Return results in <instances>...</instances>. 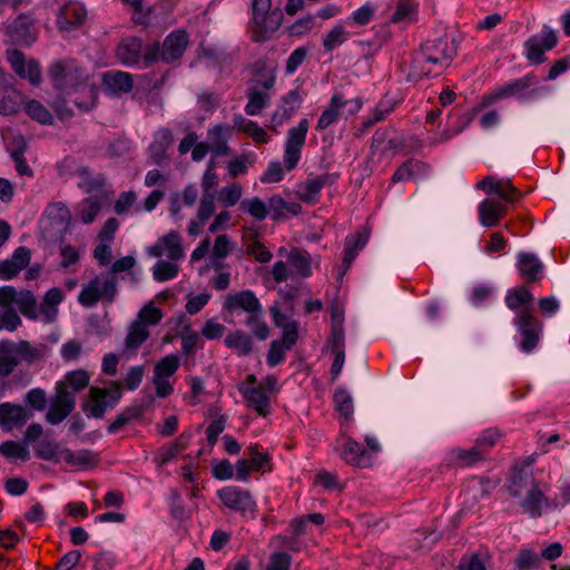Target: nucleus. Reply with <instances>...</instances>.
I'll use <instances>...</instances> for the list:
<instances>
[{"label": "nucleus", "mask_w": 570, "mask_h": 570, "mask_svg": "<svg viewBox=\"0 0 570 570\" xmlns=\"http://www.w3.org/2000/svg\"><path fill=\"white\" fill-rule=\"evenodd\" d=\"M76 407L73 393L67 390L66 383L57 382L56 394L51 399L50 407L46 414L47 422L56 425L62 422Z\"/></svg>", "instance_id": "obj_13"}, {"label": "nucleus", "mask_w": 570, "mask_h": 570, "mask_svg": "<svg viewBox=\"0 0 570 570\" xmlns=\"http://www.w3.org/2000/svg\"><path fill=\"white\" fill-rule=\"evenodd\" d=\"M233 128L228 125H216L208 129L207 139L210 151L214 156H227L230 154L228 140L232 137Z\"/></svg>", "instance_id": "obj_30"}, {"label": "nucleus", "mask_w": 570, "mask_h": 570, "mask_svg": "<svg viewBox=\"0 0 570 570\" xmlns=\"http://www.w3.org/2000/svg\"><path fill=\"white\" fill-rule=\"evenodd\" d=\"M238 391L246 400L247 405L259 415L266 416L269 413L272 396L258 384L254 374L247 375L246 380L238 384Z\"/></svg>", "instance_id": "obj_14"}, {"label": "nucleus", "mask_w": 570, "mask_h": 570, "mask_svg": "<svg viewBox=\"0 0 570 570\" xmlns=\"http://www.w3.org/2000/svg\"><path fill=\"white\" fill-rule=\"evenodd\" d=\"M60 458L63 462L71 466L89 468L97 462V454L88 449H83L73 453L70 449H62Z\"/></svg>", "instance_id": "obj_42"}, {"label": "nucleus", "mask_w": 570, "mask_h": 570, "mask_svg": "<svg viewBox=\"0 0 570 570\" xmlns=\"http://www.w3.org/2000/svg\"><path fill=\"white\" fill-rule=\"evenodd\" d=\"M517 269L525 285L540 283L544 277V265L533 253H518Z\"/></svg>", "instance_id": "obj_18"}, {"label": "nucleus", "mask_w": 570, "mask_h": 570, "mask_svg": "<svg viewBox=\"0 0 570 570\" xmlns=\"http://www.w3.org/2000/svg\"><path fill=\"white\" fill-rule=\"evenodd\" d=\"M179 268L174 261H158L153 267V276L157 282H166L178 275Z\"/></svg>", "instance_id": "obj_57"}, {"label": "nucleus", "mask_w": 570, "mask_h": 570, "mask_svg": "<svg viewBox=\"0 0 570 570\" xmlns=\"http://www.w3.org/2000/svg\"><path fill=\"white\" fill-rule=\"evenodd\" d=\"M532 471V461L525 460L522 463H515L512 466L508 482L509 494L513 498L522 497L523 492L537 483Z\"/></svg>", "instance_id": "obj_17"}, {"label": "nucleus", "mask_w": 570, "mask_h": 570, "mask_svg": "<svg viewBox=\"0 0 570 570\" xmlns=\"http://www.w3.org/2000/svg\"><path fill=\"white\" fill-rule=\"evenodd\" d=\"M141 41L138 38L125 39L117 48V58L126 66H134L141 58Z\"/></svg>", "instance_id": "obj_39"}, {"label": "nucleus", "mask_w": 570, "mask_h": 570, "mask_svg": "<svg viewBox=\"0 0 570 570\" xmlns=\"http://www.w3.org/2000/svg\"><path fill=\"white\" fill-rule=\"evenodd\" d=\"M284 20L282 9H272V0H252L253 38L263 42L274 35Z\"/></svg>", "instance_id": "obj_4"}, {"label": "nucleus", "mask_w": 570, "mask_h": 570, "mask_svg": "<svg viewBox=\"0 0 570 570\" xmlns=\"http://www.w3.org/2000/svg\"><path fill=\"white\" fill-rule=\"evenodd\" d=\"M334 402L336 410L348 420L353 414V400L347 391L337 390L334 394Z\"/></svg>", "instance_id": "obj_62"}, {"label": "nucleus", "mask_w": 570, "mask_h": 570, "mask_svg": "<svg viewBox=\"0 0 570 570\" xmlns=\"http://www.w3.org/2000/svg\"><path fill=\"white\" fill-rule=\"evenodd\" d=\"M62 382L66 383L67 390L70 387V392L75 394L89 385L90 375L85 370H76L68 372Z\"/></svg>", "instance_id": "obj_55"}, {"label": "nucleus", "mask_w": 570, "mask_h": 570, "mask_svg": "<svg viewBox=\"0 0 570 570\" xmlns=\"http://www.w3.org/2000/svg\"><path fill=\"white\" fill-rule=\"evenodd\" d=\"M247 104L245 106V112L248 116H255L268 105L271 99L269 91L262 90L257 87H249L246 90Z\"/></svg>", "instance_id": "obj_41"}, {"label": "nucleus", "mask_w": 570, "mask_h": 570, "mask_svg": "<svg viewBox=\"0 0 570 570\" xmlns=\"http://www.w3.org/2000/svg\"><path fill=\"white\" fill-rule=\"evenodd\" d=\"M24 111L33 120L49 125L52 122V115L50 111L38 100L31 99L24 104Z\"/></svg>", "instance_id": "obj_54"}, {"label": "nucleus", "mask_w": 570, "mask_h": 570, "mask_svg": "<svg viewBox=\"0 0 570 570\" xmlns=\"http://www.w3.org/2000/svg\"><path fill=\"white\" fill-rule=\"evenodd\" d=\"M419 2L416 0H396L393 13L389 18L392 24L407 27L415 23L419 18Z\"/></svg>", "instance_id": "obj_32"}, {"label": "nucleus", "mask_w": 570, "mask_h": 570, "mask_svg": "<svg viewBox=\"0 0 570 570\" xmlns=\"http://www.w3.org/2000/svg\"><path fill=\"white\" fill-rule=\"evenodd\" d=\"M549 485L538 481L530 489L523 492L519 505L523 513L532 519L540 518L548 508H554L556 504L546 495Z\"/></svg>", "instance_id": "obj_10"}, {"label": "nucleus", "mask_w": 570, "mask_h": 570, "mask_svg": "<svg viewBox=\"0 0 570 570\" xmlns=\"http://www.w3.org/2000/svg\"><path fill=\"white\" fill-rule=\"evenodd\" d=\"M117 294V277L105 273L97 275L82 287L78 302L85 307H94L99 301L112 303Z\"/></svg>", "instance_id": "obj_6"}, {"label": "nucleus", "mask_w": 570, "mask_h": 570, "mask_svg": "<svg viewBox=\"0 0 570 570\" xmlns=\"http://www.w3.org/2000/svg\"><path fill=\"white\" fill-rule=\"evenodd\" d=\"M456 53L453 41L446 37L426 40L412 59L410 77L417 80L438 76L451 65Z\"/></svg>", "instance_id": "obj_2"}, {"label": "nucleus", "mask_w": 570, "mask_h": 570, "mask_svg": "<svg viewBox=\"0 0 570 570\" xmlns=\"http://www.w3.org/2000/svg\"><path fill=\"white\" fill-rule=\"evenodd\" d=\"M513 324L520 335L519 348L523 353H531L540 342L543 323L534 315L533 307H528L515 314Z\"/></svg>", "instance_id": "obj_8"}, {"label": "nucleus", "mask_w": 570, "mask_h": 570, "mask_svg": "<svg viewBox=\"0 0 570 570\" xmlns=\"http://www.w3.org/2000/svg\"><path fill=\"white\" fill-rule=\"evenodd\" d=\"M346 106H350V114L354 115L362 109L363 101L361 98L347 100L344 98L342 94H334L331 97L328 105L325 107V109L323 110L322 115L318 118L316 130L323 131L333 124H335L340 119L341 110Z\"/></svg>", "instance_id": "obj_12"}, {"label": "nucleus", "mask_w": 570, "mask_h": 570, "mask_svg": "<svg viewBox=\"0 0 570 570\" xmlns=\"http://www.w3.org/2000/svg\"><path fill=\"white\" fill-rule=\"evenodd\" d=\"M485 460L487 459L482 455V452L473 445L469 449H451L446 453L442 464L448 469H465L484 462Z\"/></svg>", "instance_id": "obj_23"}, {"label": "nucleus", "mask_w": 570, "mask_h": 570, "mask_svg": "<svg viewBox=\"0 0 570 570\" xmlns=\"http://www.w3.org/2000/svg\"><path fill=\"white\" fill-rule=\"evenodd\" d=\"M309 128V121L306 118L301 119L297 126L289 129L287 135V171L294 169L299 159L302 149L305 145L306 135Z\"/></svg>", "instance_id": "obj_19"}, {"label": "nucleus", "mask_w": 570, "mask_h": 570, "mask_svg": "<svg viewBox=\"0 0 570 570\" xmlns=\"http://www.w3.org/2000/svg\"><path fill=\"white\" fill-rule=\"evenodd\" d=\"M174 142L173 132L168 128H160L154 135V140L150 144L149 157L156 165H163L167 159V151Z\"/></svg>", "instance_id": "obj_31"}, {"label": "nucleus", "mask_w": 570, "mask_h": 570, "mask_svg": "<svg viewBox=\"0 0 570 570\" xmlns=\"http://www.w3.org/2000/svg\"><path fill=\"white\" fill-rule=\"evenodd\" d=\"M45 219L56 228L57 234H66L71 222V214L66 204L61 202L51 203L43 213Z\"/></svg>", "instance_id": "obj_29"}, {"label": "nucleus", "mask_w": 570, "mask_h": 570, "mask_svg": "<svg viewBox=\"0 0 570 570\" xmlns=\"http://www.w3.org/2000/svg\"><path fill=\"white\" fill-rule=\"evenodd\" d=\"M495 209V199L487 198L479 204L478 213L480 224L484 227H494L499 225V219Z\"/></svg>", "instance_id": "obj_50"}, {"label": "nucleus", "mask_w": 570, "mask_h": 570, "mask_svg": "<svg viewBox=\"0 0 570 570\" xmlns=\"http://www.w3.org/2000/svg\"><path fill=\"white\" fill-rule=\"evenodd\" d=\"M350 32L342 23L335 24L323 38V48L326 52H331L342 46L348 38Z\"/></svg>", "instance_id": "obj_48"}, {"label": "nucleus", "mask_w": 570, "mask_h": 570, "mask_svg": "<svg viewBox=\"0 0 570 570\" xmlns=\"http://www.w3.org/2000/svg\"><path fill=\"white\" fill-rule=\"evenodd\" d=\"M232 252L230 240L227 235H218L215 238L212 250V264L215 269L222 268V259L226 258Z\"/></svg>", "instance_id": "obj_51"}, {"label": "nucleus", "mask_w": 570, "mask_h": 570, "mask_svg": "<svg viewBox=\"0 0 570 570\" xmlns=\"http://www.w3.org/2000/svg\"><path fill=\"white\" fill-rule=\"evenodd\" d=\"M368 240V233L365 229L357 230L353 235H348L345 238V247L343 250L342 264L336 267V278H342V265L344 269H348L357 256L358 252L364 248Z\"/></svg>", "instance_id": "obj_26"}, {"label": "nucleus", "mask_w": 570, "mask_h": 570, "mask_svg": "<svg viewBox=\"0 0 570 570\" xmlns=\"http://www.w3.org/2000/svg\"><path fill=\"white\" fill-rule=\"evenodd\" d=\"M233 129L250 136L256 142L266 141V132L253 120L245 118L242 115H236L233 119Z\"/></svg>", "instance_id": "obj_43"}, {"label": "nucleus", "mask_w": 570, "mask_h": 570, "mask_svg": "<svg viewBox=\"0 0 570 570\" xmlns=\"http://www.w3.org/2000/svg\"><path fill=\"white\" fill-rule=\"evenodd\" d=\"M102 82L111 94H128L134 88V80L130 73L120 70L107 71L102 77Z\"/></svg>", "instance_id": "obj_36"}, {"label": "nucleus", "mask_w": 570, "mask_h": 570, "mask_svg": "<svg viewBox=\"0 0 570 570\" xmlns=\"http://www.w3.org/2000/svg\"><path fill=\"white\" fill-rule=\"evenodd\" d=\"M239 208L257 220H264L268 214L266 204L258 197L244 199Z\"/></svg>", "instance_id": "obj_58"}, {"label": "nucleus", "mask_w": 570, "mask_h": 570, "mask_svg": "<svg viewBox=\"0 0 570 570\" xmlns=\"http://www.w3.org/2000/svg\"><path fill=\"white\" fill-rule=\"evenodd\" d=\"M341 458L350 465L368 468L373 464V455L363 445L350 438L337 441Z\"/></svg>", "instance_id": "obj_21"}, {"label": "nucleus", "mask_w": 570, "mask_h": 570, "mask_svg": "<svg viewBox=\"0 0 570 570\" xmlns=\"http://www.w3.org/2000/svg\"><path fill=\"white\" fill-rule=\"evenodd\" d=\"M122 396L120 383L112 382L109 387L91 386L82 410L88 417L102 419L108 409L115 407Z\"/></svg>", "instance_id": "obj_7"}, {"label": "nucleus", "mask_w": 570, "mask_h": 570, "mask_svg": "<svg viewBox=\"0 0 570 570\" xmlns=\"http://www.w3.org/2000/svg\"><path fill=\"white\" fill-rule=\"evenodd\" d=\"M31 258V253L27 247L20 246L14 249L10 258L0 261V279H11L26 268Z\"/></svg>", "instance_id": "obj_28"}, {"label": "nucleus", "mask_w": 570, "mask_h": 570, "mask_svg": "<svg viewBox=\"0 0 570 570\" xmlns=\"http://www.w3.org/2000/svg\"><path fill=\"white\" fill-rule=\"evenodd\" d=\"M326 183V176H308L296 186V195L303 203L315 205L320 202L321 190Z\"/></svg>", "instance_id": "obj_33"}, {"label": "nucleus", "mask_w": 570, "mask_h": 570, "mask_svg": "<svg viewBox=\"0 0 570 570\" xmlns=\"http://www.w3.org/2000/svg\"><path fill=\"white\" fill-rule=\"evenodd\" d=\"M476 188L488 194L497 195L509 203H515L522 196L521 191L514 187L510 179H497L493 176L484 177L476 184Z\"/></svg>", "instance_id": "obj_24"}, {"label": "nucleus", "mask_w": 570, "mask_h": 570, "mask_svg": "<svg viewBox=\"0 0 570 570\" xmlns=\"http://www.w3.org/2000/svg\"><path fill=\"white\" fill-rule=\"evenodd\" d=\"M0 453L8 459H21L23 461L29 459L28 449L24 445L10 440L1 443Z\"/></svg>", "instance_id": "obj_61"}, {"label": "nucleus", "mask_w": 570, "mask_h": 570, "mask_svg": "<svg viewBox=\"0 0 570 570\" xmlns=\"http://www.w3.org/2000/svg\"><path fill=\"white\" fill-rule=\"evenodd\" d=\"M540 563V556L530 549L520 550L514 559V564L518 570H531L538 568Z\"/></svg>", "instance_id": "obj_60"}, {"label": "nucleus", "mask_w": 570, "mask_h": 570, "mask_svg": "<svg viewBox=\"0 0 570 570\" xmlns=\"http://www.w3.org/2000/svg\"><path fill=\"white\" fill-rule=\"evenodd\" d=\"M7 33L14 43L30 45L36 39L32 22L26 16H20L10 23Z\"/></svg>", "instance_id": "obj_35"}, {"label": "nucleus", "mask_w": 570, "mask_h": 570, "mask_svg": "<svg viewBox=\"0 0 570 570\" xmlns=\"http://www.w3.org/2000/svg\"><path fill=\"white\" fill-rule=\"evenodd\" d=\"M330 345L334 360L331 366L332 379L335 380L342 372L345 362V337L330 338Z\"/></svg>", "instance_id": "obj_49"}, {"label": "nucleus", "mask_w": 570, "mask_h": 570, "mask_svg": "<svg viewBox=\"0 0 570 570\" xmlns=\"http://www.w3.org/2000/svg\"><path fill=\"white\" fill-rule=\"evenodd\" d=\"M189 42L188 33L184 30H175L170 32L164 40L161 46V61L174 63L178 61Z\"/></svg>", "instance_id": "obj_25"}, {"label": "nucleus", "mask_w": 570, "mask_h": 570, "mask_svg": "<svg viewBox=\"0 0 570 570\" xmlns=\"http://www.w3.org/2000/svg\"><path fill=\"white\" fill-rule=\"evenodd\" d=\"M40 358L39 348L28 341H0V377L9 376L22 362L33 363Z\"/></svg>", "instance_id": "obj_5"}, {"label": "nucleus", "mask_w": 570, "mask_h": 570, "mask_svg": "<svg viewBox=\"0 0 570 570\" xmlns=\"http://www.w3.org/2000/svg\"><path fill=\"white\" fill-rule=\"evenodd\" d=\"M223 311L229 314L243 311L247 314L248 323L254 322L258 314H263L262 304L249 289L228 294L223 302Z\"/></svg>", "instance_id": "obj_11"}, {"label": "nucleus", "mask_w": 570, "mask_h": 570, "mask_svg": "<svg viewBox=\"0 0 570 570\" xmlns=\"http://www.w3.org/2000/svg\"><path fill=\"white\" fill-rule=\"evenodd\" d=\"M29 416L26 410L19 404L9 402L0 404V426L4 430L22 426L27 423Z\"/></svg>", "instance_id": "obj_34"}, {"label": "nucleus", "mask_w": 570, "mask_h": 570, "mask_svg": "<svg viewBox=\"0 0 570 570\" xmlns=\"http://www.w3.org/2000/svg\"><path fill=\"white\" fill-rule=\"evenodd\" d=\"M376 12V8L373 3L366 2L361 8L355 10L351 17L347 19V21H352L353 23L357 26H366L368 24L372 19L374 18Z\"/></svg>", "instance_id": "obj_64"}, {"label": "nucleus", "mask_w": 570, "mask_h": 570, "mask_svg": "<svg viewBox=\"0 0 570 570\" xmlns=\"http://www.w3.org/2000/svg\"><path fill=\"white\" fill-rule=\"evenodd\" d=\"M315 27V19L312 16H306L297 19L294 23L287 27V35L291 37L301 38Z\"/></svg>", "instance_id": "obj_63"}, {"label": "nucleus", "mask_w": 570, "mask_h": 570, "mask_svg": "<svg viewBox=\"0 0 570 570\" xmlns=\"http://www.w3.org/2000/svg\"><path fill=\"white\" fill-rule=\"evenodd\" d=\"M223 504L235 512L247 514L253 513L256 509V502L252 494L238 487H225L217 492Z\"/></svg>", "instance_id": "obj_16"}, {"label": "nucleus", "mask_w": 570, "mask_h": 570, "mask_svg": "<svg viewBox=\"0 0 570 570\" xmlns=\"http://www.w3.org/2000/svg\"><path fill=\"white\" fill-rule=\"evenodd\" d=\"M56 88L69 96L79 110L88 111L96 105L97 89L88 82V73L75 60L57 61L49 68Z\"/></svg>", "instance_id": "obj_1"}, {"label": "nucleus", "mask_w": 570, "mask_h": 570, "mask_svg": "<svg viewBox=\"0 0 570 570\" xmlns=\"http://www.w3.org/2000/svg\"><path fill=\"white\" fill-rule=\"evenodd\" d=\"M533 298L528 285L522 284L507 292L504 303L509 309L519 312L522 308L532 307Z\"/></svg>", "instance_id": "obj_38"}, {"label": "nucleus", "mask_w": 570, "mask_h": 570, "mask_svg": "<svg viewBox=\"0 0 570 570\" xmlns=\"http://www.w3.org/2000/svg\"><path fill=\"white\" fill-rule=\"evenodd\" d=\"M275 85V71L273 67L267 66L263 61L254 63V75L249 80V87H257L262 90L269 91Z\"/></svg>", "instance_id": "obj_40"}, {"label": "nucleus", "mask_w": 570, "mask_h": 570, "mask_svg": "<svg viewBox=\"0 0 570 570\" xmlns=\"http://www.w3.org/2000/svg\"><path fill=\"white\" fill-rule=\"evenodd\" d=\"M61 450L62 449H60V445L57 442L45 440L39 443L36 450V455L39 459L58 463L62 461L60 458Z\"/></svg>", "instance_id": "obj_59"}, {"label": "nucleus", "mask_w": 570, "mask_h": 570, "mask_svg": "<svg viewBox=\"0 0 570 570\" xmlns=\"http://www.w3.org/2000/svg\"><path fill=\"white\" fill-rule=\"evenodd\" d=\"M502 432L498 428H489L483 430L476 438L474 445L488 459L490 451L497 445L502 438Z\"/></svg>", "instance_id": "obj_46"}, {"label": "nucleus", "mask_w": 570, "mask_h": 570, "mask_svg": "<svg viewBox=\"0 0 570 570\" xmlns=\"http://www.w3.org/2000/svg\"><path fill=\"white\" fill-rule=\"evenodd\" d=\"M80 181L78 186L83 189L86 193H95L100 191L105 188L106 178L102 174H91L89 168H81L79 171Z\"/></svg>", "instance_id": "obj_47"}, {"label": "nucleus", "mask_w": 570, "mask_h": 570, "mask_svg": "<svg viewBox=\"0 0 570 570\" xmlns=\"http://www.w3.org/2000/svg\"><path fill=\"white\" fill-rule=\"evenodd\" d=\"M424 167V163L410 158L403 161L392 176V183L396 184L400 181L410 180L414 177V173L421 170Z\"/></svg>", "instance_id": "obj_53"}, {"label": "nucleus", "mask_w": 570, "mask_h": 570, "mask_svg": "<svg viewBox=\"0 0 570 570\" xmlns=\"http://www.w3.org/2000/svg\"><path fill=\"white\" fill-rule=\"evenodd\" d=\"M325 522V518L322 513H311L307 515H303L301 518L294 519L291 522V527L293 529V533L295 537H301L306 534L308 523H313L315 525H322Z\"/></svg>", "instance_id": "obj_56"}, {"label": "nucleus", "mask_w": 570, "mask_h": 570, "mask_svg": "<svg viewBox=\"0 0 570 570\" xmlns=\"http://www.w3.org/2000/svg\"><path fill=\"white\" fill-rule=\"evenodd\" d=\"M397 106V101L385 95L383 98L379 100L375 107L372 109L367 118L362 122V131L365 132L371 129L377 122L386 119L389 115H391Z\"/></svg>", "instance_id": "obj_37"}, {"label": "nucleus", "mask_w": 570, "mask_h": 570, "mask_svg": "<svg viewBox=\"0 0 570 570\" xmlns=\"http://www.w3.org/2000/svg\"><path fill=\"white\" fill-rule=\"evenodd\" d=\"M538 83V77L534 72H529L525 76L513 79L497 89L492 92L484 94L481 97L479 107L474 110L487 108L499 100L508 99V98H532L538 95L539 89L535 88Z\"/></svg>", "instance_id": "obj_3"}, {"label": "nucleus", "mask_w": 570, "mask_h": 570, "mask_svg": "<svg viewBox=\"0 0 570 570\" xmlns=\"http://www.w3.org/2000/svg\"><path fill=\"white\" fill-rule=\"evenodd\" d=\"M312 275V262L307 250L301 247H292L287 252V278H306Z\"/></svg>", "instance_id": "obj_27"}, {"label": "nucleus", "mask_w": 570, "mask_h": 570, "mask_svg": "<svg viewBox=\"0 0 570 570\" xmlns=\"http://www.w3.org/2000/svg\"><path fill=\"white\" fill-rule=\"evenodd\" d=\"M147 252L153 257H161L166 254L168 259L174 262L183 259L185 255L181 237L176 230H170L160 237L154 245L148 247Z\"/></svg>", "instance_id": "obj_20"}, {"label": "nucleus", "mask_w": 570, "mask_h": 570, "mask_svg": "<svg viewBox=\"0 0 570 570\" xmlns=\"http://www.w3.org/2000/svg\"><path fill=\"white\" fill-rule=\"evenodd\" d=\"M559 42L556 30L543 24L538 33L530 36L523 43V56L530 65H541L547 61L546 53Z\"/></svg>", "instance_id": "obj_9"}, {"label": "nucleus", "mask_w": 570, "mask_h": 570, "mask_svg": "<svg viewBox=\"0 0 570 570\" xmlns=\"http://www.w3.org/2000/svg\"><path fill=\"white\" fill-rule=\"evenodd\" d=\"M149 336V331L141 322H132L125 340L126 348H138Z\"/></svg>", "instance_id": "obj_52"}, {"label": "nucleus", "mask_w": 570, "mask_h": 570, "mask_svg": "<svg viewBox=\"0 0 570 570\" xmlns=\"http://www.w3.org/2000/svg\"><path fill=\"white\" fill-rule=\"evenodd\" d=\"M228 348L235 350L239 355H247L252 351V338L243 331L230 332L224 341Z\"/></svg>", "instance_id": "obj_45"}, {"label": "nucleus", "mask_w": 570, "mask_h": 570, "mask_svg": "<svg viewBox=\"0 0 570 570\" xmlns=\"http://www.w3.org/2000/svg\"><path fill=\"white\" fill-rule=\"evenodd\" d=\"M63 299V293L60 288L53 287L49 289L40 305V312L48 322H52L58 313V305Z\"/></svg>", "instance_id": "obj_44"}, {"label": "nucleus", "mask_w": 570, "mask_h": 570, "mask_svg": "<svg viewBox=\"0 0 570 570\" xmlns=\"http://www.w3.org/2000/svg\"><path fill=\"white\" fill-rule=\"evenodd\" d=\"M87 18L85 6L78 1H68L58 13L57 26L62 32H70L80 28Z\"/></svg>", "instance_id": "obj_22"}, {"label": "nucleus", "mask_w": 570, "mask_h": 570, "mask_svg": "<svg viewBox=\"0 0 570 570\" xmlns=\"http://www.w3.org/2000/svg\"><path fill=\"white\" fill-rule=\"evenodd\" d=\"M180 366V360L176 354H169L159 360L154 368V384L158 397H166L174 391L169 377L173 376Z\"/></svg>", "instance_id": "obj_15"}]
</instances>
